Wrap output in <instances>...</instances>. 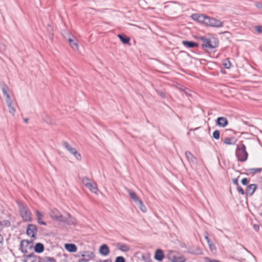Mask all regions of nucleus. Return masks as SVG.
<instances>
[{
    "label": "nucleus",
    "mask_w": 262,
    "mask_h": 262,
    "mask_svg": "<svg viewBox=\"0 0 262 262\" xmlns=\"http://www.w3.org/2000/svg\"><path fill=\"white\" fill-rule=\"evenodd\" d=\"M245 145L243 143L237 145L235 150V155L238 161L244 162L247 160L248 154Z\"/></svg>",
    "instance_id": "nucleus-1"
},
{
    "label": "nucleus",
    "mask_w": 262,
    "mask_h": 262,
    "mask_svg": "<svg viewBox=\"0 0 262 262\" xmlns=\"http://www.w3.org/2000/svg\"><path fill=\"white\" fill-rule=\"evenodd\" d=\"M166 257L171 262H185L186 260L182 254L175 251H168Z\"/></svg>",
    "instance_id": "nucleus-2"
},
{
    "label": "nucleus",
    "mask_w": 262,
    "mask_h": 262,
    "mask_svg": "<svg viewBox=\"0 0 262 262\" xmlns=\"http://www.w3.org/2000/svg\"><path fill=\"white\" fill-rule=\"evenodd\" d=\"M82 183L91 192L97 193L98 188L96 183L94 182L87 177H84L82 178Z\"/></svg>",
    "instance_id": "nucleus-3"
},
{
    "label": "nucleus",
    "mask_w": 262,
    "mask_h": 262,
    "mask_svg": "<svg viewBox=\"0 0 262 262\" xmlns=\"http://www.w3.org/2000/svg\"><path fill=\"white\" fill-rule=\"evenodd\" d=\"M19 212L21 217L25 221H30L31 219V212L27 207V206L24 204L19 205Z\"/></svg>",
    "instance_id": "nucleus-4"
},
{
    "label": "nucleus",
    "mask_w": 262,
    "mask_h": 262,
    "mask_svg": "<svg viewBox=\"0 0 262 262\" xmlns=\"http://www.w3.org/2000/svg\"><path fill=\"white\" fill-rule=\"evenodd\" d=\"M78 256L82 257L80 260H79V262H86L93 260L95 257V254L92 251H81L78 253Z\"/></svg>",
    "instance_id": "nucleus-5"
},
{
    "label": "nucleus",
    "mask_w": 262,
    "mask_h": 262,
    "mask_svg": "<svg viewBox=\"0 0 262 262\" xmlns=\"http://www.w3.org/2000/svg\"><path fill=\"white\" fill-rule=\"evenodd\" d=\"M62 145L64 148H66L67 150H68L71 154L74 155L78 160L80 161L81 160V155L77 152L75 148L72 147L66 141L63 142Z\"/></svg>",
    "instance_id": "nucleus-6"
},
{
    "label": "nucleus",
    "mask_w": 262,
    "mask_h": 262,
    "mask_svg": "<svg viewBox=\"0 0 262 262\" xmlns=\"http://www.w3.org/2000/svg\"><path fill=\"white\" fill-rule=\"evenodd\" d=\"M32 247V245L31 242H29L28 240H23L20 243V248L21 251L26 254L27 256H31V255L28 254V250H30Z\"/></svg>",
    "instance_id": "nucleus-7"
},
{
    "label": "nucleus",
    "mask_w": 262,
    "mask_h": 262,
    "mask_svg": "<svg viewBox=\"0 0 262 262\" xmlns=\"http://www.w3.org/2000/svg\"><path fill=\"white\" fill-rule=\"evenodd\" d=\"M206 25L213 27L219 28L223 27V22L215 18L208 17Z\"/></svg>",
    "instance_id": "nucleus-8"
},
{
    "label": "nucleus",
    "mask_w": 262,
    "mask_h": 262,
    "mask_svg": "<svg viewBox=\"0 0 262 262\" xmlns=\"http://www.w3.org/2000/svg\"><path fill=\"white\" fill-rule=\"evenodd\" d=\"M37 233V228L36 225L29 224L27 228V234L31 237L35 238V235Z\"/></svg>",
    "instance_id": "nucleus-9"
},
{
    "label": "nucleus",
    "mask_w": 262,
    "mask_h": 262,
    "mask_svg": "<svg viewBox=\"0 0 262 262\" xmlns=\"http://www.w3.org/2000/svg\"><path fill=\"white\" fill-rule=\"evenodd\" d=\"M192 18L194 20H196L204 24L205 25L207 23L208 17L204 14H193L191 16Z\"/></svg>",
    "instance_id": "nucleus-10"
},
{
    "label": "nucleus",
    "mask_w": 262,
    "mask_h": 262,
    "mask_svg": "<svg viewBox=\"0 0 262 262\" xmlns=\"http://www.w3.org/2000/svg\"><path fill=\"white\" fill-rule=\"evenodd\" d=\"M51 217L54 220L59 222H64V218L57 210H52L50 213Z\"/></svg>",
    "instance_id": "nucleus-11"
},
{
    "label": "nucleus",
    "mask_w": 262,
    "mask_h": 262,
    "mask_svg": "<svg viewBox=\"0 0 262 262\" xmlns=\"http://www.w3.org/2000/svg\"><path fill=\"white\" fill-rule=\"evenodd\" d=\"M185 156L192 166H196L197 165V159L194 157L190 151H186Z\"/></svg>",
    "instance_id": "nucleus-12"
},
{
    "label": "nucleus",
    "mask_w": 262,
    "mask_h": 262,
    "mask_svg": "<svg viewBox=\"0 0 262 262\" xmlns=\"http://www.w3.org/2000/svg\"><path fill=\"white\" fill-rule=\"evenodd\" d=\"M116 247L118 249L122 252H128L130 250V247L129 245L122 243H117Z\"/></svg>",
    "instance_id": "nucleus-13"
},
{
    "label": "nucleus",
    "mask_w": 262,
    "mask_h": 262,
    "mask_svg": "<svg viewBox=\"0 0 262 262\" xmlns=\"http://www.w3.org/2000/svg\"><path fill=\"white\" fill-rule=\"evenodd\" d=\"M164 257V253L163 251L161 249H158L155 251L154 258L158 261H162Z\"/></svg>",
    "instance_id": "nucleus-14"
},
{
    "label": "nucleus",
    "mask_w": 262,
    "mask_h": 262,
    "mask_svg": "<svg viewBox=\"0 0 262 262\" xmlns=\"http://www.w3.org/2000/svg\"><path fill=\"white\" fill-rule=\"evenodd\" d=\"M64 221L63 223H66L67 225H72L76 224V220L75 218L71 217L70 214L68 213L66 216H63Z\"/></svg>",
    "instance_id": "nucleus-15"
},
{
    "label": "nucleus",
    "mask_w": 262,
    "mask_h": 262,
    "mask_svg": "<svg viewBox=\"0 0 262 262\" xmlns=\"http://www.w3.org/2000/svg\"><path fill=\"white\" fill-rule=\"evenodd\" d=\"M99 251L102 255L106 256L110 253V249L107 245L103 244L100 247Z\"/></svg>",
    "instance_id": "nucleus-16"
},
{
    "label": "nucleus",
    "mask_w": 262,
    "mask_h": 262,
    "mask_svg": "<svg viewBox=\"0 0 262 262\" xmlns=\"http://www.w3.org/2000/svg\"><path fill=\"white\" fill-rule=\"evenodd\" d=\"M219 46V40L216 38H209L208 48L214 49L217 47Z\"/></svg>",
    "instance_id": "nucleus-17"
},
{
    "label": "nucleus",
    "mask_w": 262,
    "mask_h": 262,
    "mask_svg": "<svg viewBox=\"0 0 262 262\" xmlns=\"http://www.w3.org/2000/svg\"><path fill=\"white\" fill-rule=\"evenodd\" d=\"M216 123L219 126L224 127L228 124V121L226 118L220 117L217 119Z\"/></svg>",
    "instance_id": "nucleus-18"
},
{
    "label": "nucleus",
    "mask_w": 262,
    "mask_h": 262,
    "mask_svg": "<svg viewBox=\"0 0 262 262\" xmlns=\"http://www.w3.org/2000/svg\"><path fill=\"white\" fill-rule=\"evenodd\" d=\"M127 192L128 193L130 197L134 201V202L138 204V202H140L141 200L137 195V194L132 190L127 189Z\"/></svg>",
    "instance_id": "nucleus-19"
},
{
    "label": "nucleus",
    "mask_w": 262,
    "mask_h": 262,
    "mask_svg": "<svg viewBox=\"0 0 262 262\" xmlns=\"http://www.w3.org/2000/svg\"><path fill=\"white\" fill-rule=\"evenodd\" d=\"M237 142V139L233 137H227L224 140V143L227 145H235Z\"/></svg>",
    "instance_id": "nucleus-20"
},
{
    "label": "nucleus",
    "mask_w": 262,
    "mask_h": 262,
    "mask_svg": "<svg viewBox=\"0 0 262 262\" xmlns=\"http://www.w3.org/2000/svg\"><path fill=\"white\" fill-rule=\"evenodd\" d=\"M257 186L254 184L249 185L247 187L246 191V193L249 194L250 195H251L252 194H253Z\"/></svg>",
    "instance_id": "nucleus-21"
},
{
    "label": "nucleus",
    "mask_w": 262,
    "mask_h": 262,
    "mask_svg": "<svg viewBox=\"0 0 262 262\" xmlns=\"http://www.w3.org/2000/svg\"><path fill=\"white\" fill-rule=\"evenodd\" d=\"M6 104L8 107L9 112L13 116L14 115L15 112H16V110L14 108V106L13 105L12 100L6 102Z\"/></svg>",
    "instance_id": "nucleus-22"
},
{
    "label": "nucleus",
    "mask_w": 262,
    "mask_h": 262,
    "mask_svg": "<svg viewBox=\"0 0 262 262\" xmlns=\"http://www.w3.org/2000/svg\"><path fill=\"white\" fill-rule=\"evenodd\" d=\"M64 247L66 250L71 252H76L77 249L76 246L73 244H66Z\"/></svg>",
    "instance_id": "nucleus-23"
},
{
    "label": "nucleus",
    "mask_w": 262,
    "mask_h": 262,
    "mask_svg": "<svg viewBox=\"0 0 262 262\" xmlns=\"http://www.w3.org/2000/svg\"><path fill=\"white\" fill-rule=\"evenodd\" d=\"M182 44L184 46H185L187 48H189L198 47V43L196 42H194L193 41H186V40L182 41Z\"/></svg>",
    "instance_id": "nucleus-24"
},
{
    "label": "nucleus",
    "mask_w": 262,
    "mask_h": 262,
    "mask_svg": "<svg viewBox=\"0 0 262 262\" xmlns=\"http://www.w3.org/2000/svg\"><path fill=\"white\" fill-rule=\"evenodd\" d=\"M140 260L144 261V262H149L151 260L150 254L148 253H145L141 255Z\"/></svg>",
    "instance_id": "nucleus-25"
},
{
    "label": "nucleus",
    "mask_w": 262,
    "mask_h": 262,
    "mask_svg": "<svg viewBox=\"0 0 262 262\" xmlns=\"http://www.w3.org/2000/svg\"><path fill=\"white\" fill-rule=\"evenodd\" d=\"M36 215L37 217V221H38V223L39 224L42 225H47L45 222H43L41 220L42 217L43 216L42 213H41V212H40L39 211L37 210V211H36Z\"/></svg>",
    "instance_id": "nucleus-26"
},
{
    "label": "nucleus",
    "mask_w": 262,
    "mask_h": 262,
    "mask_svg": "<svg viewBox=\"0 0 262 262\" xmlns=\"http://www.w3.org/2000/svg\"><path fill=\"white\" fill-rule=\"evenodd\" d=\"M44 250V246L42 244L37 243L34 247V250L37 253L42 252Z\"/></svg>",
    "instance_id": "nucleus-27"
},
{
    "label": "nucleus",
    "mask_w": 262,
    "mask_h": 262,
    "mask_svg": "<svg viewBox=\"0 0 262 262\" xmlns=\"http://www.w3.org/2000/svg\"><path fill=\"white\" fill-rule=\"evenodd\" d=\"M1 86L4 96L9 94V89L7 85L3 84Z\"/></svg>",
    "instance_id": "nucleus-28"
},
{
    "label": "nucleus",
    "mask_w": 262,
    "mask_h": 262,
    "mask_svg": "<svg viewBox=\"0 0 262 262\" xmlns=\"http://www.w3.org/2000/svg\"><path fill=\"white\" fill-rule=\"evenodd\" d=\"M118 37L120 39V40L123 43H128L130 40L129 37H127L125 36H123L121 34H118Z\"/></svg>",
    "instance_id": "nucleus-29"
},
{
    "label": "nucleus",
    "mask_w": 262,
    "mask_h": 262,
    "mask_svg": "<svg viewBox=\"0 0 262 262\" xmlns=\"http://www.w3.org/2000/svg\"><path fill=\"white\" fill-rule=\"evenodd\" d=\"M68 40H69V42L71 47L73 49H74V50H78V47L77 43L76 42H75L74 41V40H73L71 38H69Z\"/></svg>",
    "instance_id": "nucleus-30"
},
{
    "label": "nucleus",
    "mask_w": 262,
    "mask_h": 262,
    "mask_svg": "<svg viewBox=\"0 0 262 262\" xmlns=\"http://www.w3.org/2000/svg\"><path fill=\"white\" fill-rule=\"evenodd\" d=\"M137 205H138L140 209L143 212H146L147 210L145 206V205L143 204L142 201L141 200L140 202H138V204H136Z\"/></svg>",
    "instance_id": "nucleus-31"
},
{
    "label": "nucleus",
    "mask_w": 262,
    "mask_h": 262,
    "mask_svg": "<svg viewBox=\"0 0 262 262\" xmlns=\"http://www.w3.org/2000/svg\"><path fill=\"white\" fill-rule=\"evenodd\" d=\"M202 40L203 41V43H202L203 48H205L206 49L208 48L209 38L207 39V38H202Z\"/></svg>",
    "instance_id": "nucleus-32"
},
{
    "label": "nucleus",
    "mask_w": 262,
    "mask_h": 262,
    "mask_svg": "<svg viewBox=\"0 0 262 262\" xmlns=\"http://www.w3.org/2000/svg\"><path fill=\"white\" fill-rule=\"evenodd\" d=\"M223 65L226 69H229L231 66V63L229 60H225L223 62Z\"/></svg>",
    "instance_id": "nucleus-33"
},
{
    "label": "nucleus",
    "mask_w": 262,
    "mask_h": 262,
    "mask_svg": "<svg viewBox=\"0 0 262 262\" xmlns=\"http://www.w3.org/2000/svg\"><path fill=\"white\" fill-rule=\"evenodd\" d=\"M213 137L215 139H219L220 138V132L217 130H215L213 133Z\"/></svg>",
    "instance_id": "nucleus-34"
},
{
    "label": "nucleus",
    "mask_w": 262,
    "mask_h": 262,
    "mask_svg": "<svg viewBox=\"0 0 262 262\" xmlns=\"http://www.w3.org/2000/svg\"><path fill=\"white\" fill-rule=\"evenodd\" d=\"M208 245H209V248H210L211 251L212 252H213L214 251H215V250H216L215 246L213 244V243L212 242H211L210 244H208Z\"/></svg>",
    "instance_id": "nucleus-35"
},
{
    "label": "nucleus",
    "mask_w": 262,
    "mask_h": 262,
    "mask_svg": "<svg viewBox=\"0 0 262 262\" xmlns=\"http://www.w3.org/2000/svg\"><path fill=\"white\" fill-rule=\"evenodd\" d=\"M115 262H125V259L123 256H118Z\"/></svg>",
    "instance_id": "nucleus-36"
},
{
    "label": "nucleus",
    "mask_w": 262,
    "mask_h": 262,
    "mask_svg": "<svg viewBox=\"0 0 262 262\" xmlns=\"http://www.w3.org/2000/svg\"><path fill=\"white\" fill-rule=\"evenodd\" d=\"M54 261V259L50 257H46L45 259H43L42 262H52ZM38 262H41L40 260H38Z\"/></svg>",
    "instance_id": "nucleus-37"
},
{
    "label": "nucleus",
    "mask_w": 262,
    "mask_h": 262,
    "mask_svg": "<svg viewBox=\"0 0 262 262\" xmlns=\"http://www.w3.org/2000/svg\"><path fill=\"white\" fill-rule=\"evenodd\" d=\"M249 182V180L247 178H244L242 180V184L244 185H247Z\"/></svg>",
    "instance_id": "nucleus-38"
},
{
    "label": "nucleus",
    "mask_w": 262,
    "mask_h": 262,
    "mask_svg": "<svg viewBox=\"0 0 262 262\" xmlns=\"http://www.w3.org/2000/svg\"><path fill=\"white\" fill-rule=\"evenodd\" d=\"M4 96L5 97L6 102L12 100V99L10 97V94H8V95H5Z\"/></svg>",
    "instance_id": "nucleus-39"
},
{
    "label": "nucleus",
    "mask_w": 262,
    "mask_h": 262,
    "mask_svg": "<svg viewBox=\"0 0 262 262\" xmlns=\"http://www.w3.org/2000/svg\"><path fill=\"white\" fill-rule=\"evenodd\" d=\"M2 223L3 224V226H9L10 225V222L7 220L4 221Z\"/></svg>",
    "instance_id": "nucleus-40"
},
{
    "label": "nucleus",
    "mask_w": 262,
    "mask_h": 262,
    "mask_svg": "<svg viewBox=\"0 0 262 262\" xmlns=\"http://www.w3.org/2000/svg\"><path fill=\"white\" fill-rule=\"evenodd\" d=\"M237 190L239 192H240L242 194H244V190L242 189V188L239 186L237 187Z\"/></svg>",
    "instance_id": "nucleus-41"
},
{
    "label": "nucleus",
    "mask_w": 262,
    "mask_h": 262,
    "mask_svg": "<svg viewBox=\"0 0 262 262\" xmlns=\"http://www.w3.org/2000/svg\"><path fill=\"white\" fill-rule=\"evenodd\" d=\"M256 30L258 33H262V27L261 26H256Z\"/></svg>",
    "instance_id": "nucleus-42"
},
{
    "label": "nucleus",
    "mask_w": 262,
    "mask_h": 262,
    "mask_svg": "<svg viewBox=\"0 0 262 262\" xmlns=\"http://www.w3.org/2000/svg\"><path fill=\"white\" fill-rule=\"evenodd\" d=\"M251 171H252L254 173H256V172H259L260 171V169H259V168H253V169H251Z\"/></svg>",
    "instance_id": "nucleus-43"
},
{
    "label": "nucleus",
    "mask_w": 262,
    "mask_h": 262,
    "mask_svg": "<svg viewBox=\"0 0 262 262\" xmlns=\"http://www.w3.org/2000/svg\"><path fill=\"white\" fill-rule=\"evenodd\" d=\"M48 29V31L50 33H51L52 32V31H53V28H52V27L50 25H48V29Z\"/></svg>",
    "instance_id": "nucleus-44"
},
{
    "label": "nucleus",
    "mask_w": 262,
    "mask_h": 262,
    "mask_svg": "<svg viewBox=\"0 0 262 262\" xmlns=\"http://www.w3.org/2000/svg\"><path fill=\"white\" fill-rule=\"evenodd\" d=\"M3 237L0 234V248L3 246Z\"/></svg>",
    "instance_id": "nucleus-45"
},
{
    "label": "nucleus",
    "mask_w": 262,
    "mask_h": 262,
    "mask_svg": "<svg viewBox=\"0 0 262 262\" xmlns=\"http://www.w3.org/2000/svg\"><path fill=\"white\" fill-rule=\"evenodd\" d=\"M159 95L162 98H165V95L164 92H158Z\"/></svg>",
    "instance_id": "nucleus-46"
},
{
    "label": "nucleus",
    "mask_w": 262,
    "mask_h": 262,
    "mask_svg": "<svg viewBox=\"0 0 262 262\" xmlns=\"http://www.w3.org/2000/svg\"><path fill=\"white\" fill-rule=\"evenodd\" d=\"M253 228L255 231H258L259 230V227L258 225H254L253 226Z\"/></svg>",
    "instance_id": "nucleus-47"
},
{
    "label": "nucleus",
    "mask_w": 262,
    "mask_h": 262,
    "mask_svg": "<svg viewBox=\"0 0 262 262\" xmlns=\"http://www.w3.org/2000/svg\"><path fill=\"white\" fill-rule=\"evenodd\" d=\"M205 238L206 240V241L208 243V244H210V243L211 241H210L209 237L207 236H206L205 237Z\"/></svg>",
    "instance_id": "nucleus-48"
},
{
    "label": "nucleus",
    "mask_w": 262,
    "mask_h": 262,
    "mask_svg": "<svg viewBox=\"0 0 262 262\" xmlns=\"http://www.w3.org/2000/svg\"><path fill=\"white\" fill-rule=\"evenodd\" d=\"M233 184L236 185H238V181L237 179H234L233 180Z\"/></svg>",
    "instance_id": "nucleus-49"
},
{
    "label": "nucleus",
    "mask_w": 262,
    "mask_h": 262,
    "mask_svg": "<svg viewBox=\"0 0 262 262\" xmlns=\"http://www.w3.org/2000/svg\"><path fill=\"white\" fill-rule=\"evenodd\" d=\"M0 49L1 51H4L5 50V47L4 45H2L1 47H0Z\"/></svg>",
    "instance_id": "nucleus-50"
},
{
    "label": "nucleus",
    "mask_w": 262,
    "mask_h": 262,
    "mask_svg": "<svg viewBox=\"0 0 262 262\" xmlns=\"http://www.w3.org/2000/svg\"><path fill=\"white\" fill-rule=\"evenodd\" d=\"M3 227V224L2 223V222H1L0 221V231L2 229Z\"/></svg>",
    "instance_id": "nucleus-51"
},
{
    "label": "nucleus",
    "mask_w": 262,
    "mask_h": 262,
    "mask_svg": "<svg viewBox=\"0 0 262 262\" xmlns=\"http://www.w3.org/2000/svg\"><path fill=\"white\" fill-rule=\"evenodd\" d=\"M208 262H219V261L217 260H209Z\"/></svg>",
    "instance_id": "nucleus-52"
},
{
    "label": "nucleus",
    "mask_w": 262,
    "mask_h": 262,
    "mask_svg": "<svg viewBox=\"0 0 262 262\" xmlns=\"http://www.w3.org/2000/svg\"><path fill=\"white\" fill-rule=\"evenodd\" d=\"M201 253V250H198V251L195 252V254H200Z\"/></svg>",
    "instance_id": "nucleus-53"
},
{
    "label": "nucleus",
    "mask_w": 262,
    "mask_h": 262,
    "mask_svg": "<svg viewBox=\"0 0 262 262\" xmlns=\"http://www.w3.org/2000/svg\"><path fill=\"white\" fill-rule=\"evenodd\" d=\"M28 121H29V119H28V118H25V119H24V121H25V122H26V123H27V122H28Z\"/></svg>",
    "instance_id": "nucleus-54"
},
{
    "label": "nucleus",
    "mask_w": 262,
    "mask_h": 262,
    "mask_svg": "<svg viewBox=\"0 0 262 262\" xmlns=\"http://www.w3.org/2000/svg\"><path fill=\"white\" fill-rule=\"evenodd\" d=\"M108 259H106V260H104V261H103L102 262H108Z\"/></svg>",
    "instance_id": "nucleus-55"
},
{
    "label": "nucleus",
    "mask_w": 262,
    "mask_h": 262,
    "mask_svg": "<svg viewBox=\"0 0 262 262\" xmlns=\"http://www.w3.org/2000/svg\"><path fill=\"white\" fill-rule=\"evenodd\" d=\"M249 256L252 258H254L253 256L251 254H249Z\"/></svg>",
    "instance_id": "nucleus-56"
},
{
    "label": "nucleus",
    "mask_w": 262,
    "mask_h": 262,
    "mask_svg": "<svg viewBox=\"0 0 262 262\" xmlns=\"http://www.w3.org/2000/svg\"><path fill=\"white\" fill-rule=\"evenodd\" d=\"M35 261H36L35 259V260H31V262H35Z\"/></svg>",
    "instance_id": "nucleus-57"
}]
</instances>
